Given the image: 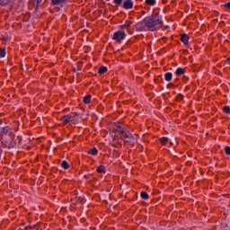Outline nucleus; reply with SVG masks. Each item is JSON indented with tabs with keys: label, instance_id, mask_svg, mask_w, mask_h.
<instances>
[{
	"label": "nucleus",
	"instance_id": "obj_1",
	"mask_svg": "<svg viewBox=\"0 0 230 230\" xmlns=\"http://www.w3.org/2000/svg\"><path fill=\"white\" fill-rule=\"evenodd\" d=\"M159 24H163L161 16L155 13L151 16L146 17L142 22L137 23V30L140 31H146V30H154Z\"/></svg>",
	"mask_w": 230,
	"mask_h": 230
},
{
	"label": "nucleus",
	"instance_id": "obj_2",
	"mask_svg": "<svg viewBox=\"0 0 230 230\" xmlns=\"http://www.w3.org/2000/svg\"><path fill=\"white\" fill-rule=\"evenodd\" d=\"M127 37V34L123 31H117L113 33L112 39L116 42H121Z\"/></svg>",
	"mask_w": 230,
	"mask_h": 230
},
{
	"label": "nucleus",
	"instance_id": "obj_3",
	"mask_svg": "<svg viewBox=\"0 0 230 230\" xmlns=\"http://www.w3.org/2000/svg\"><path fill=\"white\" fill-rule=\"evenodd\" d=\"M121 6L124 10H132V8H134V1L124 0Z\"/></svg>",
	"mask_w": 230,
	"mask_h": 230
},
{
	"label": "nucleus",
	"instance_id": "obj_4",
	"mask_svg": "<svg viewBox=\"0 0 230 230\" xmlns=\"http://www.w3.org/2000/svg\"><path fill=\"white\" fill-rule=\"evenodd\" d=\"M40 3H42V0H30L29 4L30 6H32V8H35V10H37Z\"/></svg>",
	"mask_w": 230,
	"mask_h": 230
},
{
	"label": "nucleus",
	"instance_id": "obj_5",
	"mask_svg": "<svg viewBox=\"0 0 230 230\" xmlns=\"http://www.w3.org/2000/svg\"><path fill=\"white\" fill-rule=\"evenodd\" d=\"M2 134H4V136H9L11 139L13 137V134H12V129L8 127L3 128Z\"/></svg>",
	"mask_w": 230,
	"mask_h": 230
},
{
	"label": "nucleus",
	"instance_id": "obj_6",
	"mask_svg": "<svg viewBox=\"0 0 230 230\" xmlns=\"http://www.w3.org/2000/svg\"><path fill=\"white\" fill-rule=\"evenodd\" d=\"M73 119H75V116H72L71 114L64 116L61 119V121H63V123H69L70 121H73Z\"/></svg>",
	"mask_w": 230,
	"mask_h": 230
},
{
	"label": "nucleus",
	"instance_id": "obj_7",
	"mask_svg": "<svg viewBox=\"0 0 230 230\" xmlns=\"http://www.w3.org/2000/svg\"><path fill=\"white\" fill-rule=\"evenodd\" d=\"M181 40L185 46H188L190 42V37L187 34H182L181 37Z\"/></svg>",
	"mask_w": 230,
	"mask_h": 230
},
{
	"label": "nucleus",
	"instance_id": "obj_8",
	"mask_svg": "<svg viewBox=\"0 0 230 230\" xmlns=\"http://www.w3.org/2000/svg\"><path fill=\"white\" fill-rule=\"evenodd\" d=\"M131 24H132V22H126L124 24L119 26V29L120 30H127L128 28H130Z\"/></svg>",
	"mask_w": 230,
	"mask_h": 230
},
{
	"label": "nucleus",
	"instance_id": "obj_9",
	"mask_svg": "<svg viewBox=\"0 0 230 230\" xmlns=\"http://www.w3.org/2000/svg\"><path fill=\"white\" fill-rule=\"evenodd\" d=\"M164 78L166 82H171L172 78H173V75L171 72H167L164 75Z\"/></svg>",
	"mask_w": 230,
	"mask_h": 230
},
{
	"label": "nucleus",
	"instance_id": "obj_10",
	"mask_svg": "<svg viewBox=\"0 0 230 230\" xmlns=\"http://www.w3.org/2000/svg\"><path fill=\"white\" fill-rule=\"evenodd\" d=\"M184 73H185V70L182 67H179V68L176 69V75L178 76H181V75H184Z\"/></svg>",
	"mask_w": 230,
	"mask_h": 230
},
{
	"label": "nucleus",
	"instance_id": "obj_11",
	"mask_svg": "<svg viewBox=\"0 0 230 230\" xmlns=\"http://www.w3.org/2000/svg\"><path fill=\"white\" fill-rule=\"evenodd\" d=\"M99 75H103L107 73V66H101L98 70Z\"/></svg>",
	"mask_w": 230,
	"mask_h": 230
},
{
	"label": "nucleus",
	"instance_id": "obj_12",
	"mask_svg": "<svg viewBox=\"0 0 230 230\" xmlns=\"http://www.w3.org/2000/svg\"><path fill=\"white\" fill-rule=\"evenodd\" d=\"M88 154H90L91 155H98V149L96 147H93V149L88 151Z\"/></svg>",
	"mask_w": 230,
	"mask_h": 230
},
{
	"label": "nucleus",
	"instance_id": "obj_13",
	"mask_svg": "<svg viewBox=\"0 0 230 230\" xmlns=\"http://www.w3.org/2000/svg\"><path fill=\"white\" fill-rule=\"evenodd\" d=\"M155 0H146V4H147L148 6H155Z\"/></svg>",
	"mask_w": 230,
	"mask_h": 230
},
{
	"label": "nucleus",
	"instance_id": "obj_14",
	"mask_svg": "<svg viewBox=\"0 0 230 230\" xmlns=\"http://www.w3.org/2000/svg\"><path fill=\"white\" fill-rule=\"evenodd\" d=\"M6 57V50L4 49H0V58H4Z\"/></svg>",
	"mask_w": 230,
	"mask_h": 230
},
{
	"label": "nucleus",
	"instance_id": "obj_15",
	"mask_svg": "<svg viewBox=\"0 0 230 230\" xmlns=\"http://www.w3.org/2000/svg\"><path fill=\"white\" fill-rule=\"evenodd\" d=\"M61 166L62 168H64L65 170H67L69 168V164L66 161H63L61 163Z\"/></svg>",
	"mask_w": 230,
	"mask_h": 230
},
{
	"label": "nucleus",
	"instance_id": "obj_16",
	"mask_svg": "<svg viewBox=\"0 0 230 230\" xmlns=\"http://www.w3.org/2000/svg\"><path fill=\"white\" fill-rule=\"evenodd\" d=\"M84 103H91V95H86L84 97Z\"/></svg>",
	"mask_w": 230,
	"mask_h": 230
},
{
	"label": "nucleus",
	"instance_id": "obj_17",
	"mask_svg": "<svg viewBox=\"0 0 230 230\" xmlns=\"http://www.w3.org/2000/svg\"><path fill=\"white\" fill-rule=\"evenodd\" d=\"M113 3L116 6H121L123 4V0H113Z\"/></svg>",
	"mask_w": 230,
	"mask_h": 230
},
{
	"label": "nucleus",
	"instance_id": "obj_18",
	"mask_svg": "<svg viewBox=\"0 0 230 230\" xmlns=\"http://www.w3.org/2000/svg\"><path fill=\"white\" fill-rule=\"evenodd\" d=\"M97 172H98L99 173H103V172H105V166L100 165V166L97 168Z\"/></svg>",
	"mask_w": 230,
	"mask_h": 230
},
{
	"label": "nucleus",
	"instance_id": "obj_19",
	"mask_svg": "<svg viewBox=\"0 0 230 230\" xmlns=\"http://www.w3.org/2000/svg\"><path fill=\"white\" fill-rule=\"evenodd\" d=\"M162 145H166L168 143V137H164L160 139Z\"/></svg>",
	"mask_w": 230,
	"mask_h": 230
},
{
	"label": "nucleus",
	"instance_id": "obj_20",
	"mask_svg": "<svg viewBox=\"0 0 230 230\" xmlns=\"http://www.w3.org/2000/svg\"><path fill=\"white\" fill-rule=\"evenodd\" d=\"M9 3H13V0H0V4H8Z\"/></svg>",
	"mask_w": 230,
	"mask_h": 230
},
{
	"label": "nucleus",
	"instance_id": "obj_21",
	"mask_svg": "<svg viewBox=\"0 0 230 230\" xmlns=\"http://www.w3.org/2000/svg\"><path fill=\"white\" fill-rule=\"evenodd\" d=\"M223 112H225V114H230V107L229 106H225L223 108Z\"/></svg>",
	"mask_w": 230,
	"mask_h": 230
},
{
	"label": "nucleus",
	"instance_id": "obj_22",
	"mask_svg": "<svg viewBox=\"0 0 230 230\" xmlns=\"http://www.w3.org/2000/svg\"><path fill=\"white\" fill-rule=\"evenodd\" d=\"M140 197H142L143 199H145L146 200V199H148V193H146V191H142L140 194Z\"/></svg>",
	"mask_w": 230,
	"mask_h": 230
},
{
	"label": "nucleus",
	"instance_id": "obj_23",
	"mask_svg": "<svg viewBox=\"0 0 230 230\" xmlns=\"http://www.w3.org/2000/svg\"><path fill=\"white\" fill-rule=\"evenodd\" d=\"M66 0H52V4H60V3H64Z\"/></svg>",
	"mask_w": 230,
	"mask_h": 230
},
{
	"label": "nucleus",
	"instance_id": "obj_24",
	"mask_svg": "<svg viewBox=\"0 0 230 230\" xmlns=\"http://www.w3.org/2000/svg\"><path fill=\"white\" fill-rule=\"evenodd\" d=\"M225 152H226V155H230V146H226Z\"/></svg>",
	"mask_w": 230,
	"mask_h": 230
},
{
	"label": "nucleus",
	"instance_id": "obj_25",
	"mask_svg": "<svg viewBox=\"0 0 230 230\" xmlns=\"http://www.w3.org/2000/svg\"><path fill=\"white\" fill-rule=\"evenodd\" d=\"M118 130L120 132V134H123L125 132V129L121 128V126H118Z\"/></svg>",
	"mask_w": 230,
	"mask_h": 230
},
{
	"label": "nucleus",
	"instance_id": "obj_26",
	"mask_svg": "<svg viewBox=\"0 0 230 230\" xmlns=\"http://www.w3.org/2000/svg\"><path fill=\"white\" fill-rule=\"evenodd\" d=\"M225 6H226V8H229V9H230V2L226 3V4H225Z\"/></svg>",
	"mask_w": 230,
	"mask_h": 230
},
{
	"label": "nucleus",
	"instance_id": "obj_27",
	"mask_svg": "<svg viewBox=\"0 0 230 230\" xmlns=\"http://www.w3.org/2000/svg\"><path fill=\"white\" fill-rule=\"evenodd\" d=\"M127 137H132V135L130 133H126Z\"/></svg>",
	"mask_w": 230,
	"mask_h": 230
}]
</instances>
